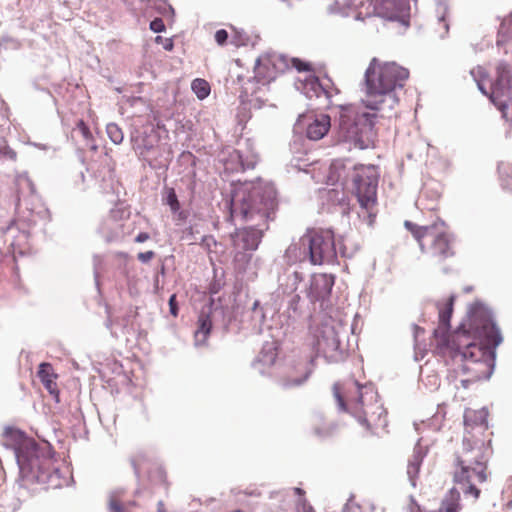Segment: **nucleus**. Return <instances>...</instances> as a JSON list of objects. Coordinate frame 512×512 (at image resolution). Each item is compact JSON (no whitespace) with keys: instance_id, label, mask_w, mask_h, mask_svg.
<instances>
[{"instance_id":"20","label":"nucleus","mask_w":512,"mask_h":512,"mask_svg":"<svg viewBox=\"0 0 512 512\" xmlns=\"http://www.w3.org/2000/svg\"><path fill=\"white\" fill-rule=\"evenodd\" d=\"M212 329V321L209 315L200 314L197 321V329L194 332L196 345H203L206 343Z\"/></svg>"},{"instance_id":"43","label":"nucleus","mask_w":512,"mask_h":512,"mask_svg":"<svg viewBox=\"0 0 512 512\" xmlns=\"http://www.w3.org/2000/svg\"><path fill=\"white\" fill-rule=\"evenodd\" d=\"M304 512H314V511H313L312 507H310V506L309 507H305L304 506Z\"/></svg>"},{"instance_id":"12","label":"nucleus","mask_w":512,"mask_h":512,"mask_svg":"<svg viewBox=\"0 0 512 512\" xmlns=\"http://www.w3.org/2000/svg\"><path fill=\"white\" fill-rule=\"evenodd\" d=\"M286 68V62L284 58L277 54H263L256 62L254 68V80L256 83L267 86L276 77L284 72Z\"/></svg>"},{"instance_id":"26","label":"nucleus","mask_w":512,"mask_h":512,"mask_svg":"<svg viewBox=\"0 0 512 512\" xmlns=\"http://www.w3.org/2000/svg\"><path fill=\"white\" fill-rule=\"evenodd\" d=\"M166 203L170 206L172 212H177L180 209V203L173 188L167 191Z\"/></svg>"},{"instance_id":"15","label":"nucleus","mask_w":512,"mask_h":512,"mask_svg":"<svg viewBox=\"0 0 512 512\" xmlns=\"http://www.w3.org/2000/svg\"><path fill=\"white\" fill-rule=\"evenodd\" d=\"M306 123V136L310 140L322 139L331 128V118L327 114L304 116L300 122Z\"/></svg>"},{"instance_id":"28","label":"nucleus","mask_w":512,"mask_h":512,"mask_svg":"<svg viewBox=\"0 0 512 512\" xmlns=\"http://www.w3.org/2000/svg\"><path fill=\"white\" fill-rule=\"evenodd\" d=\"M228 40V32L225 29L217 30L215 33V41L218 45L223 46Z\"/></svg>"},{"instance_id":"8","label":"nucleus","mask_w":512,"mask_h":512,"mask_svg":"<svg viewBox=\"0 0 512 512\" xmlns=\"http://www.w3.org/2000/svg\"><path fill=\"white\" fill-rule=\"evenodd\" d=\"M376 114L357 115L351 108L342 107L336 126V138L358 149H366L373 143Z\"/></svg>"},{"instance_id":"1","label":"nucleus","mask_w":512,"mask_h":512,"mask_svg":"<svg viewBox=\"0 0 512 512\" xmlns=\"http://www.w3.org/2000/svg\"><path fill=\"white\" fill-rule=\"evenodd\" d=\"M454 296L438 303L439 325L434 330V343L441 353L460 354L465 361L463 371L470 374L462 382L478 381L489 378L495 361V349L502 337L490 315L483 311L473 312L466 323L455 331L449 332L450 318L453 313Z\"/></svg>"},{"instance_id":"4","label":"nucleus","mask_w":512,"mask_h":512,"mask_svg":"<svg viewBox=\"0 0 512 512\" xmlns=\"http://www.w3.org/2000/svg\"><path fill=\"white\" fill-rule=\"evenodd\" d=\"M408 77L406 68L373 58L365 72L366 91L362 103L366 108L379 112L393 110L398 104L394 90L402 87Z\"/></svg>"},{"instance_id":"27","label":"nucleus","mask_w":512,"mask_h":512,"mask_svg":"<svg viewBox=\"0 0 512 512\" xmlns=\"http://www.w3.org/2000/svg\"><path fill=\"white\" fill-rule=\"evenodd\" d=\"M165 28V24L161 18H155L150 23V29L155 33L163 32Z\"/></svg>"},{"instance_id":"44","label":"nucleus","mask_w":512,"mask_h":512,"mask_svg":"<svg viewBox=\"0 0 512 512\" xmlns=\"http://www.w3.org/2000/svg\"><path fill=\"white\" fill-rule=\"evenodd\" d=\"M316 346H317V350H320L321 346H322V342L320 340H318L316 343Z\"/></svg>"},{"instance_id":"32","label":"nucleus","mask_w":512,"mask_h":512,"mask_svg":"<svg viewBox=\"0 0 512 512\" xmlns=\"http://www.w3.org/2000/svg\"><path fill=\"white\" fill-rule=\"evenodd\" d=\"M154 256L155 253L153 251H146L139 253L137 257L141 262L146 263L149 262Z\"/></svg>"},{"instance_id":"33","label":"nucleus","mask_w":512,"mask_h":512,"mask_svg":"<svg viewBox=\"0 0 512 512\" xmlns=\"http://www.w3.org/2000/svg\"><path fill=\"white\" fill-rule=\"evenodd\" d=\"M169 307H170V313L173 316H177L178 307H177V303H176V295L175 294H173L169 299Z\"/></svg>"},{"instance_id":"42","label":"nucleus","mask_w":512,"mask_h":512,"mask_svg":"<svg viewBox=\"0 0 512 512\" xmlns=\"http://www.w3.org/2000/svg\"><path fill=\"white\" fill-rule=\"evenodd\" d=\"M117 213H118V211L112 210L111 211V216L116 219L117 218Z\"/></svg>"},{"instance_id":"46","label":"nucleus","mask_w":512,"mask_h":512,"mask_svg":"<svg viewBox=\"0 0 512 512\" xmlns=\"http://www.w3.org/2000/svg\"><path fill=\"white\" fill-rule=\"evenodd\" d=\"M331 180V182H335L337 179H334L332 177L329 178Z\"/></svg>"},{"instance_id":"21","label":"nucleus","mask_w":512,"mask_h":512,"mask_svg":"<svg viewBox=\"0 0 512 512\" xmlns=\"http://www.w3.org/2000/svg\"><path fill=\"white\" fill-rule=\"evenodd\" d=\"M512 36V13L506 16L498 30L497 43H504Z\"/></svg>"},{"instance_id":"19","label":"nucleus","mask_w":512,"mask_h":512,"mask_svg":"<svg viewBox=\"0 0 512 512\" xmlns=\"http://www.w3.org/2000/svg\"><path fill=\"white\" fill-rule=\"evenodd\" d=\"M424 452L421 446H416L413 449V453L408 459L407 475L413 486L416 485V480L420 472V467L424 459Z\"/></svg>"},{"instance_id":"17","label":"nucleus","mask_w":512,"mask_h":512,"mask_svg":"<svg viewBox=\"0 0 512 512\" xmlns=\"http://www.w3.org/2000/svg\"><path fill=\"white\" fill-rule=\"evenodd\" d=\"M262 236V231L255 228L239 229L232 235L233 245L235 248L244 251L256 250L261 242Z\"/></svg>"},{"instance_id":"5","label":"nucleus","mask_w":512,"mask_h":512,"mask_svg":"<svg viewBox=\"0 0 512 512\" xmlns=\"http://www.w3.org/2000/svg\"><path fill=\"white\" fill-rule=\"evenodd\" d=\"M492 454L490 441L465 438L462 450L456 455L453 481L459 485L465 496L477 500L481 490L478 485L488 480V462Z\"/></svg>"},{"instance_id":"3","label":"nucleus","mask_w":512,"mask_h":512,"mask_svg":"<svg viewBox=\"0 0 512 512\" xmlns=\"http://www.w3.org/2000/svg\"><path fill=\"white\" fill-rule=\"evenodd\" d=\"M333 394L342 411L354 416L371 434L386 432L388 426L387 410L379 400L377 390L372 384L361 385L350 379L333 386Z\"/></svg>"},{"instance_id":"40","label":"nucleus","mask_w":512,"mask_h":512,"mask_svg":"<svg viewBox=\"0 0 512 512\" xmlns=\"http://www.w3.org/2000/svg\"><path fill=\"white\" fill-rule=\"evenodd\" d=\"M339 168H342V164L340 162H335L330 167L331 171L338 170Z\"/></svg>"},{"instance_id":"25","label":"nucleus","mask_w":512,"mask_h":512,"mask_svg":"<svg viewBox=\"0 0 512 512\" xmlns=\"http://www.w3.org/2000/svg\"><path fill=\"white\" fill-rule=\"evenodd\" d=\"M107 134L110 140L115 144H120L123 141V132L116 124L107 125Z\"/></svg>"},{"instance_id":"14","label":"nucleus","mask_w":512,"mask_h":512,"mask_svg":"<svg viewBox=\"0 0 512 512\" xmlns=\"http://www.w3.org/2000/svg\"><path fill=\"white\" fill-rule=\"evenodd\" d=\"M376 15L404 25L409 23L410 6L408 0H374Z\"/></svg>"},{"instance_id":"38","label":"nucleus","mask_w":512,"mask_h":512,"mask_svg":"<svg viewBox=\"0 0 512 512\" xmlns=\"http://www.w3.org/2000/svg\"><path fill=\"white\" fill-rule=\"evenodd\" d=\"M157 512H167L163 501L157 503Z\"/></svg>"},{"instance_id":"30","label":"nucleus","mask_w":512,"mask_h":512,"mask_svg":"<svg viewBox=\"0 0 512 512\" xmlns=\"http://www.w3.org/2000/svg\"><path fill=\"white\" fill-rule=\"evenodd\" d=\"M0 154L4 155L5 157H7L13 161H15L17 158V153L9 146L0 148Z\"/></svg>"},{"instance_id":"13","label":"nucleus","mask_w":512,"mask_h":512,"mask_svg":"<svg viewBox=\"0 0 512 512\" xmlns=\"http://www.w3.org/2000/svg\"><path fill=\"white\" fill-rule=\"evenodd\" d=\"M311 373L310 361L289 359L280 372V383L285 388L298 387L307 381Z\"/></svg>"},{"instance_id":"24","label":"nucleus","mask_w":512,"mask_h":512,"mask_svg":"<svg viewBox=\"0 0 512 512\" xmlns=\"http://www.w3.org/2000/svg\"><path fill=\"white\" fill-rule=\"evenodd\" d=\"M121 497L122 491H117L110 495L108 502L110 512H125Z\"/></svg>"},{"instance_id":"10","label":"nucleus","mask_w":512,"mask_h":512,"mask_svg":"<svg viewBox=\"0 0 512 512\" xmlns=\"http://www.w3.org/2000/svg\"><path fill=\"white\" fill-rule=\"evenodd\" d=\"M353 191L360 206L373 208L377 201L378 172L373 165H357L352 174Z\"/></svg>"},{"instance_id":"11","label":"nucleus","mask_w":512,"mask_h":512,"mask_svg":"<svg viewBox=\"0 0 512 512\" xmlns=\"http://www.w3.org/2000/svg\"><path fill=\"white\" fill-rule=\"evenodd\" d=\"M478 86L502 113V116H508L509 105L512 103V75L509 65L501 62L496 66V80L492 84L489 94L482 85L478 84Z\"/></svg>"},{"instance_id":"41","label":"nucleus","mask_w":512,"mask_h":512,"mask_svg":"<svg viewBox=\"0 0 512 512\" xmlns=\"http://www.w3.org/2000/svg\"><path fill=\"white\" fill-rule=\"evenodd\" d=\"M295 493L298 494V495H302L304 493V491L301 489V488H295L294 489Z\"/></svg>"},{"instance_id":"37","label":"nucleus","mask_w":512,"mask_h":512,"mask_svg":"<svg viewBox=\"0 0 512 512\" xmlns=\"http://www.w3.org/2000/svg\"><path fill=\"white\" fill-rule=\"evenodd\" d=\"M299 249V247L294 244V245H291L288 250H287V254L290 255V254H296L297 250Z\"/></svg>"},{"instance_id":"22","label":"nucleus","mask_w":512,"mask_h":512,"mask_svg":"<svg viewBox=\"0 0 512 512\" xmlns=\"http://www.w3.org/2000/svg\"><path fill=\"white\" fill-rule=\"evenodd\" d=\"M191 88L196 96L203 100L210 94L211 88L210 84L202 78H196L192 81Z\"/></svg>"},{"instance_id":"47","label":"nucleus","mask_w":512,"mask_h":512,"mask_svg":"<svg viewBox=\"0 0 512 512\" xmlns=\"http://www.w3.org/2000/svg\"><path fill=\"white\" fill-rule=\"evenodd\" d=\"M511 481H512V478H511Z\"/></svg>"},{"instance_id":"45","label":"nucleus","mask_w":512,"mask_h":512,"mask_svg":"<svg viewBox=\"0 0 512 512\" xmlns=\"http://www.w3.org/2000/svg\"><path fill=\"white\" fill-rule=\"evenodd\" d=\"M232 43H233L235 46H239V45H240V43H239V41H238L237 39H233V40H232Z\"/></svg>"},{"instance_id":"31","label":"nucleus","mask_w":512,"mask_h":512,"mask_svg":"<svg viewBox=\"0 0 512 512\" xmlns=\"http://www.w3.org/2000/svg\"><path fill=\"white\" fill-rule=\"evenodd\" d=\"M293 65H294V67H295L299 72H302V71H310V70H311V66H310V64L305 63V62H302V61H301V60H299V59H294V60H293Z\"/></svg>"},{"instance_id":"18","label":"nucleus","mask_w":512,"mask_h":512,"mask_svg":"<svg viewBox=\"0 0 512 512\" xmlns=\"http://www.w3.org/2000/svg\"><path fill=\"white\" fill-rule=\"evenodd\" d=\"M334 285V279L332 276L326 274H319L313 277L311 282L309 295L313 301H320L327 298Z\"/></svg>"},{"instance_id":"7","label":"nucleus","mask_w":512,"mask_h":512,"mask_svg":"<svg viewBox=\"0 0 512 512\" xmlns=\"http://www.w3.org/2000/svg\"><path fill=\"white\" fill-rule=\"evenodd\" d=\"M276 208V191L270 184L253 183L236 191L232 200L231 216L248 220L255 214L265 221Z\"/></svg>"},{"instance_id":"9","label":"nucleus","mask_w":512,"mask_h":512,"mask_svg":"<svg viewBox=\"0 0 512 512\" xmlns=\"http://www.w3.org/2000/svg\"><path fill=\"white\" fill-rule=\"evenodd\" d=\"M300 245L308 250L314 265L333 262L336 257L335 236L330 229H312L300 239Z\"/></svg>"},{"instance_id":"29","label":"nucleus","mask_w":512,"mask_h":512,"mask_svg":"<svg viewBox=\"0 0 512 512\" xmlns=\"http://www.w3.org/2000/svg\"><path fill=\"white\" fill-rule=\"evenodd\" d=\"M155 42L162 44L163 48L167 51H171L174 47V43L171 38H163L162 36H157L155 38Z\"/></svg>"},{"instance_id":"2","label":"nucleus","mask_w":512,"mask_h":512,"mask_svg":"<svg viewBox=\"0 0 512 512\" xmlns=\"http://www.w3.org/2000/svg\"><path fill=\"white\" fill-rule=\"evenodd\" d=\"M3 444L14 450L24 485L38 483L45 489L61 488L63 479L55 466L46 443L39 445L21 430L7 427L3 434Z\"/></svg>"},{"instance_id":"23","label":"nucleus","mask_w":512,"mask_h":512,"mask_svg":"<svg viewBox=\"0 0 512 512\" xmlns=\"http://www.w3.org/2000/svg\"><path fill=\"white\" fill-rule=\"evenodd\" d=\"M76 129L80 132L82 137L87 141V146L92 149L96 150L97 146L93 143V135L89 129V127L86 125V123L83 120H79L76 124Z\"/></svg>"},{"instance_id":"34","label":"nucleus","mask_w":512,"mask_h":512,"mask_svg":"<svg viewBox=\"0 0 512 512\" xmlns=\"http://www.w3.org/2000/svg\"><path fill=\"white\" fill-rule=\"evenodd\" d=\"M149 238H150V236L148 233L141 232L136 236L135 241L138 243H143V242L147 241Z\"/></svg>"},{"instance_id":"16","label":"nucleus","mask_w":512,"mask_h":512,"mask_svg":"<svg viewBox=\"0 0 512 512\" xmlns=\"http://www.w3.org/2000/svg\"><path fill=\"white\" fill-rule=\"evenodd\" d=\"M36 375L48 393L59 403L60 390L57 384L58 374L55 372L53 365L48 362L40 363Z\"/></svg>"},{"instance_id":"6","label":"nucleus","mask_w":512,"mask_h":512,"mask_svg":"<svg viewBox=\"0 0 512 512\" xmlns=\"http://www.w3.org/2000/svg\"><path fill=\"white\" fill-rule=\"evenodd\" d=\"M404 227L412 234L422 253L428 254L444 272L449 269L444 265L448 258L455 255L452 238L444 221L437 219L430 225H418L406 220Z\"/></svg>"},{"instance_id":"39","label":"nucleus","mask_w":512,"mask_h":512,"mask_svg":"<svg viewBox=\"0 0 512 512\" xmlns=\"http://www.w3.org/2000/svg\"><path fill=\"white\" fill-rule=\"evenodd\" d=\"M502 187L504 189L512 191V188L510 187L508 180L505 178L502 179Z\"/></svg>"},{"instance_id":"35","label":"nucleus","mask_w":512,"mask_h":512,"mask_svg":"<svg viewBox=\"0 0 512 512\" xmlns=\"http://www.w3.org/2000/svg\"><path fill=\"white\" fill-rule=\"evenodd\" d=\"M502 118L505 119L507 122H509L512 125V103L509 105L508 116H502Z\"/></svg>"},{"instance_id":"36","label":"nucleus","mask_w":512,"mask_h":512,"mask_svg":"<svg viewBox=\"0 0 512 512\" xmlns=\"http://www.w3.org/2000/svg\"><path fill=\"white\" fill-rule=\"evenodd\" d=\"M202 242H203L204 244H206L207 246H209V245H210V242H213L214 244H216V242H215V240L213 239V237H212V236H205V237H203Z\"/></svg>"}]
</instances>
